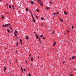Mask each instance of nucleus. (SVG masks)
Wrapping results in <instances>:
<instances>
[{
	"label": "nucleus",
	"instance_id": "1",
	"mask_svg": "<svg viewBox=\"0 0 76 76\" xmlns=\"http://www.w3.org/2000/svg\"><path fill=\"white\" fill-rule=\"evenodd\" d=\"M37 2H38L39 4H40L41 6H43V3H42V2L40 0H38Z\"/></svg>",
	"mask_w": 76,
	"mask_h": 76
},
{
	"label": "nucleus",
	"instance_id": "2",
	"mask_svg": "<svg viewBox=\"0 0 76 76\" xmlns=\"http://www.w3.org/2000/svg\"><path fill=\"white\" fill-rule=\"evenodd\" d=\"M10 23L5 24V25H2V26L4 28H7V27L9 26H10Z\"/></svg>",
	"mask_w": 76,
	"mask_h": 76
},
{
	"label": "nucleus",
	"instance_id": "3",
	"mask_svg": "<svg viewBox=\"0 0 76 76\" xmlns=\"http://www.w3.org/2000/svg\"><path fill=\"white\" fill-rule=\"evenodd\" d=\"M46 9L48 10V9H50V7H46Z\"/></svg>",
	"mask_w": 76,
	"mask_h": 76
},
{
	"label": "nucleus",
	"instance_id": "4",
	"mask_svg": "<svg viewBox=\"0 0 76 76\" xmlns=\"http://www.w3.org/2000/svg\"><path fill=\"white\" fill-rule=\"evenodd\" d=\"M35 37L36 39H38V35H37V34L35 35Z\"/></svg>",
	"mask_w": 76,
	"mask_h": 76
},
{
	"label": "nucleus",
	"instance_id": "5",
	"mask_svg": "<svg viewBox=\"0 0 76 76\" xmlns=\"http://www.w3.org/2000/svg\"><path fill=\"white\" fill-rule=\"evenodd\" d=\"M64 14H65V15H67V12H66V11H64Z\"/></svg>",
	"mask_w": 76,
	"mask_h": 76
},
{
	"label": "nucleus",
	"instance_id": "6",
	"mask_svg": "<svg viewBox=\"0 0 76 76\" xmlns=\"http://www.w3.org/2000/svg\"><path fill=\"white\" fill-rule=\"evenodd\" d=\"M17 33H18V31L15 30L14 34H17Z\"/></svg>",
	"mask_w": 76,
	"mask_h": 76
},
{
	"label": "nucleus",
	"instance_id": "7",
	"mask_svg": "<svg viewBox=\"0 0 76 76\" xmlns=\"http://www.w3.org/2000/svg\"><path fill=\"white\" fill-rule=\"evenodd\" d=\"M6 67H4V72H5V71L6 70Z\"/></svg>",
	"mask_w": 76,
	"mask_h": 76
},
{
	"label": "nucleus",
	"instance_id": "8",
	"mask_svg": "<svg viewBox=\"0 0 76 76\" xmlns=\"http://www.w3.org/2000/svg\"><path fill=\"white\" fill-rule=\"evenodd\" d=\"M26 38L27 39H28V40L29 39V37H28V36H26Z\"/></svg>",
	"mask_w": 76,
	"mask_h": 76
},
{
	"label": "nucleus",
	"instance_id": "9",
	"mask_svg": "<svg viewBox=\"0 0 76 76\" xmlns=\"http://www.w3.org/2000/svg\"><path fill=\"white\" fill-rule=\"evenodd\" d=\"M56 44V42H54L53 44V46H55Z\"/></svg>",
	"mask_w": 76,
	"mask_h": 76
},
{
	"label": "nucleus",
	"instance_id": "10",
	"mask_svg": "<svg viewBox=\"0 0 76 76\" xmlns=\"http://www.w3.org/2000/svg\"><path fill=\"white\" fill-rule=\"evenodd\" d=\"M1 18H2V19H4V16H3V15H2Z\"/></svg>",
	"mask_w": 76,
	"mask_h": 76
},
{
	"label": "nucleus",
	"instance_id": "11",
	"mask_svg": "<svg viewBox=\"0 0 76 76\" xmlns=\"http://www.w3.org/2000/svg\"><path fill=\"white\" fill-rule=\"evenodd\" d=\"M37 12H39V9H37Z\"/></svg>",
	"mask_w": 76,
	"mask_h": 76
},
{
	"label": "nucleus",
	"instance_id": "12",
	"mask_svg": "<svg viewBox=\"0 0 76 76\" xmlns=\"http://www.w3.org/2000/svg\"><path fill=\"white\" fill-rule=\"evenodd\" d=\"M60 20L61 22H63V19H61V18L60 19Z\"/></svg>",
	"mask_w": 76,
	"mask_h": 76
},
{
	"label": "nucleus",
	"instance_id": "13",
	"mask_svg": "<svg viewBox=\"0 0 76 76\" xmlns=\"http://www.w3.org/2000/svg\"><path fill=\"white\" fill-rule=\"evenodd\" d=\"M7 31L8 32H10V30H9V29H7Z\"/></svg>",
	"mask_w": 76,
	"mask_h": 76
},
{
	"label": "nucleus",
	"instance_id": "14",
	"mask_svg": "<svg viewBox=\"0 0 76 76\" xmlns=\"http://www.w3.org/2000/svg\"><path fill=\"white\" fill-rule=\"evenodd\" d=\"M15 36L16 37L17 39H18V36H17V35L15 34Z\"/></svg>",
	"mask_w": 76,
	"mask_h": 76
},
{
	"label": "nucleus",
	"instance_id": "15",
	"mask_svg": "<svg viewBox=\"0 0 76 76\" xmlns=\"http://www.w3.org/2000/svg\"><path fill=\"white\" fill-rule=\"evenodd\" d=\"M31 4H34V2L32 1H31Z\"/></svg>",
	"mask_w": 76,
	"mask_h": 76
},
{
	"label": "nucleus",
	"instance_id": "16",
	"mask_svg": "<svg viewBox=\"0 0 76 76\" xmlns=\"http://www.w3.org/2000/svg\"><path fill=\"white\" fill-rule=\"evenodd\" d=\"M67 33H68V34L70 32V31H69V30H67Z\"/></svg>",
	"mask_w": 76,
	"mask_h": 76
},
{
	"label": "nucleus",
	"instance_id": "17",
	"mask_svg": "<svg viewBox=\"0 0 76 76\" xmlns=\"http://www.w3.org/2000/svg\"><path fill=\"white\" fill-rule=\"evenodd\" d=\"M26 11L27 12H28V10H28V8H26Z\"/></svg>",
	"mask_w": 76,
	"mask_h": 76
},
{
	"label": "nucleus",
	"instance_id": "18",
	"mask_svg": "<svg viewBox=\"0 0 76 76\" xmlns=\"http://www.w3.org/2000/svg\"><path fill=\"white\" fill-rule=\"evenodd\" d=\"M31 61H33V57H31Z\"/></svg>",
	"mask_w": 76,
	"mask_h": 76
},
{
	"label": "nucleus",
	"instance_id": "19",
	"mask_svg": "<svg viewBox=\"0 0 76 76\" xmlns=\"http://www.w3.org/2000/svg\"><path fill=\"white\" fill-rule=\"evenodd\" d=\"M35 16H36V18L37 19H38V16H37V15H36L35 14Z\"/></svg>",
	"mask_w": 76,
	"mask_h": 76
},
{
	"label": "nucleus",
	"instance_id": "20",
	"mask_svg": "<svg viewBox=\"0 0 76 76\" xmlns=\"http://www.w3.org/2000/svg\"><path fill=\"white\" fill-rule=\"evenodd\" d=\"M75 58V56H73L72 57V59H74Z\"/></svg>",
	"mask_w": 76,
	"mask_h": 76
},
{
	"label": "nucleus",
	"instance_id": "21",
	"mask_svg": "<svg viewBox=\"0 0 76 76\" xmlns=\"http://www.w3.org/2000/svg\"><path fill=\"white\" fill-rule=\"evenodd\" d=\"M42 37H43V35H41L40 36V37L42 38Z\"/></svg>",
	"mask_w": 76,
	"mask_h": 76
},
{
	"label": "nucleus",
	"instance_id": "22",
	"mask_svg": "<svg viewBox=\"0 0 76 76\" xmlns=\"http://www.w3.org/2000/svg\"><path fill=\"white\" fill-rule=\"evenodd\" d=\"M9 7L10 8V9H11V6H10V5H9Z\"/></svg>",
	"mask_w": 76,
	"mask_h": 76
},
{
	"label": "nucleus",
	"instance_id": "23",
	"mask_svg": "<svg viewBox=\"0 0 76 76\" xmlns=\"http://www.w3.org/2000/svg\"><path fill=\"white\" fill-rule=\"evenodd\" d=\"M12 7L13 10H14V6H13V5H12Z\"/></svg>",
	"mask_w": 76,
	"mask_h": 76
},
{
	"label": "nucleus",
	"instance_id": "24",
	"mask_svg": "<svg viewBox=\"0 0 76 76\" xmlns=\"http://www.w3.org/2000/svg\"><path fill=\"white\" fill-rule=\"evenodd\" d=\"M21 70L22 71H23V69H22V67H21Z\"/></svg>",
	"mask_w": 76,
	"mask_h": 76
},
{
	"label": "nucleus",
	"instance_id": "25",
	"mask_svg": "<svg viewBox=\"0 0 76 76\" xmlns=\"http://www.w3.org/2000/svg\"><path fill=\"white\" fill-rule=\"evenodd\" d=\"M28 76H31V74L30 73H29L28 74Z\"/></svg>",
	"mask_w": 76,
	"mask_h": 76
},
{
	"label": "nucleus",
	"instance_id": "26",
	"mask_svg": "<svg viewBox=\"0 0 76 76\" xmlns=\"http://www.w3.org/2000/svg\"><path fill=\"white\" fill-rule=\"evenodd\" d=\"M56 12L55 13H53V15H56Z\"/></svg>",
	"mask_w": 76,
	"mask_h": 76
},
{
	"label": "nucleus",
	"instance_id": "27",
	"mask_svg": "<svg viewBox=\"0 0 76 76\" xmlns=\"http://www.w3.org/2000/svg\"><path fill=\"white\" fill-rule=\"evenodd\" d=\"M50 4H52V3H53V2H52V1H50Z\"/></svg>",
	"mask_w": 76,
	"mask_h": 76
},
{
	"label": "nucleus",
	"instance_id": "28",
	"mask_svg": "<svg viewBox=\"0 0 76 76\" xmlns=\"http://www.w3.org/2000/svg\"><path fill=\"white\" fill-rule=\"evenodd\" d=\"M33 20L34 22H35V19H33Z\"/></svg>",
	"mask_w": 76,
	"mask_h": 76
},
{
	"label": "nucleus",
	"instance_id": "29",
	"mask_svg": "<svg viewBox=\"0 0 76 76\" xmlns=\"http://www.w3.org/2000/svg\"><path fill=\"white\" fill-rule=\"evenodd\" d=\"M10 28L11 30H12V28H11V27H10Z\"/></svg>",
	"mask_w": 76,
	"mask_h": 76
},
{
	"label": "nucleus",
	"instance_id": "30",
	"mask_svg": "<svg viewBox=\"0 0 76 76\" xmlns=\"http://www.w3.org/2000/svg\"><path fill=\"white\" fill-rule=\"evenodd\" d=\"M41 19H42V20H44V18L42 17Z\"/></svg>",
	"mask_w": 76,
	"mask_h": 76
},
{
	"label": "nucleus",
	"instance_id": "31",
	"mask_svg": "<svg viewBox=\"0 0 76 76\" xmlns=\"http://www.w3.org/2000/svg\"><path fill=\"white\" fill-rule=\"evenodd\" d=\"M72 29H73L74 28V27L73 26H72Z\"/></svg>",
	"mask_w": 76,
	"mask_h": 76
},
{
	"label": "nucleus",
	"instance_id": "32",
	"mask_svg": "<svg viewBox=\"0 0 76 76\" xmlns=\"http://www.w3.org/2000/svg\"><path fill=\"white\" fill-rule=\"evenodd\" d=\"M42 39H45V37H43V38H42Z\"/></svg>",
	"mask_w": 76,
	"mask_h": 76
},
{
	"label": "nucleus",
	"instance_id": "33",
	"mask_svg": "<svg viewBox=\"0 0 76 76\" xmlns=\"http://www.w3.org/2000/svg\"><path fill=\"white\" fill-rule=\"evenodd\" d=\"M39 41H41V39H40V38H39Z\"/></svg>",
	"mask_w": 76,
	"mask_h": 76
},
{
	"label": "nucleus",
	"instance_id": "34",
	"mask_svg": "<svg viewBox=\"0 0 76 76\" xmlns=\"http://www.w3.org/2000/svg\"><path fill=\"white\" fill-rule=\"evenodd\" d=\"M64 63H65V61H63V64H64Z\"/></svg>",
	"mask_w": 76,
	"mask_h": 76
},
{
	"label": "nucleus",
	"instance_id": "35",
	"mask_svg": "<svg viewBox=\"0 0 76 76\" xmlns=\"http://www.w3.org/2000/svg\"><path fill=\"white\" fill-rule=\"evenodd\" d=\"M56 14H58V13H59L58 12H56Z\"/></svg>",
	"mask_w": 76,
	"mask_h": 76
},
{
	"label": "nucleus",
	"instance_id": "36",
	"mask_svg": "<svg viewBox=\"0 0 76 76\" xmlns=\"http://www.w3.org/2000/svg\"><path fill=\"white\" fill-rule=\"evenodd\" d=\"M22 39H20V42H22Z\"/></svg>",
	"mask_w": 76,
	"mask_h": 76
},
{
	"label": "nucleus",
	"instance_id": "37",
	"mask_svg": "<svg viewBox=\"0 0 76 76\" xmlns=\"http://www.w3.org/2000/svg\"><path fill=\"white\" fill-rule=\"evenodd\" d=\"M18 42H17V46H18Z\"/></svg>",
	"mask_w": 76,
	"mask_h": 76
},
{
	"label": "nucleus",
	"instance_id": "38",
	"mask_svg": "<svg viewBox=\"0 0 76 76\" xmlns=\"http://www.w3.org/2000/svg\"><path fill=\"white\" fill-rule=\"evenodd\" d=\"M23 70L24 71H25V70H26V69H24Z\"/></svg>",
	"mask_w": 76,
	"mask_h": 76
},
{
	"label": "nucleus",
	"instance_id": "39",
	"mask_svg": "<svg viewBox=\"0 0 76 76\" xmlns=\"http://www.w3.org/2000/svg\"><path fill=\"white\" fill-rule=\"evenodd\" d=\"M29 57H31V54H29Z\"/></svg>",
	"mask_w": 76,
	"mask_h": 76
},
{
	"label": "nucleus",
	"instance_id": "40",
	"mask_svg": "<svg viewBox=\"0 0 76 76\" xmlns=\"http://www.w3.org/2000/svg\"><path fill=\"white\" fill-rule=\"evenodd\" d=\"M70 76H72V74H70Z\"/></svg>",
	"mask_w": 76,
	"mask_h": 76
},
{
	"label": "nucleus",
	"instance_id": "41",
	"mask_svg": "<svg viewBox=\"0 0 76 76\" xmlns=\"http://www.w3.org/2000/svg\"><path fill=\"white\" fill-rule=\"evenodd\" d=\"M20 44H22V42H20Z\"/></svg>",
	"mask_w": 76,
	"mask_h": 76
},
{
	"label": "nucleus",
	"instance_id": "42",
	"mask_svg": "<svg viewBox=\"0 0 76 76\" xmlns=\"http://www.w3.org/2000/svg\"><path fill=\"white\" fill-rule=\"evenodd\" d=\"M33 19H34V17H32Z\"/></svg>",
	"mask_w": 76,
	"mask_h": 76
},
{
	"label": "nucleus",
	"instance_id": "43",
	"mask_svg": "<svg viewBox=\"0 0 76 76\" xmlns=\"http://www.w3.org/2000/svg\"><path fill=\"white\" fill-rule=\"evenodd\" d=\"M54 32H53V33H52V34H54Z\"/></svg>",
	"mask_w": 76,
	"mask_h": 76
},
{
	"label": "nucleus",
	"instance_id": "44",
	"mask_svg": "<svg viewBox=\"0 0 76 76\" xmlns=\"http://www.w3.org/2000/svg\"><path fill=\"white\" fill-rule=\"evenodd\" d=\"M40 41V42L41 43V40L40 41Z\"/></svg>",
	"mask_w": 76,
	"mask_h": 76
},
{
	"label": "nucleus",
	"instance_id": "45",
	"mask_svg": "<svg viewBox=\"0 0 76 76\" xmlns=\"http://www.w3.org/2000/svg\"><path fill=\"white\" fill-rule=\"evenodd\" d=\"M16 53H18V52H17V51H16Z\"/></svg>",
	"mask_w": 76,
	"mask_h": 76
},
{
	"label": "nucleus",
	"instance_id": "46",
	"mask_svg": "<svg viewBox=\"0 0 76 76\" xmlns=\"http://www.w3.org/2000/svg\"><path fill=\"white\" fill-rule=\"evenodd\" d=\"M32 18H34L33 16H32Z\"/></svg>",
	"mask_w": 76,
	"mask_h": 76
},
{
	"label": "nucleus",
	"instance_id": "47",
	"mask_svg": "<svg viewBox=\"0 0 76 76\" xmlns=\"http://www.w3.org/2000/svg\"><path fill=\"white\" fill-rule=\"evenodd\" d=\"M42 25H43V24H42Z\"/></svg>",
	"mask_w": 76,
	"mask_h": 76
},
{
	"label": "nucleus",
	"instance_id": "48",
	"mask_svg": "<svg viewBox=\"0 0 76 76\" xmlns=\"http://www.w3.org/2000/svg\"><path fill=\"white\" fill-rule=\"evenodd\" d=\"M19 12H20V11H18Z\"/></svg>",
	"mask_w": 76,
	"mask_h": 76
},
{
	"label": "nucleus",
	"instance_id": "49",
	"mask_svg": "<svg viewBox=\"0 0 76 76\" xmlns=\"http://www.w3.org/2000/svg\"><path fill=\"white\" fill-rule=\"evenodd\" d=\"M31 15H32V13L31 12Z\"/></svg>",
	"mask_w": 76,
	"mask_h": 76
},
{
	"label": "nucleus",
	"instance_id": "50",
	"mask_svg": "<svg viewBox=\"0 0 76 76\" xmlns=\"http://www.w3.org/2000/svg\"><path fill=\"white\" fill-rule=\"evenodd\" d=\"M31 16H33V15H31Z\"/></svg>",
	"mask_w": 76,
	"mask_h": 76
},
{
	"label": "nucleus",
	"instance_id": "51",
	"mask_svg": "<svg viewBox=\"0 0 76 76\" xmlns=\"http://www.w3.org/2000/svg\"><path fill=\"white\" fill-rule=\"evenodd\" d=\"M70 60H72V58H70Z\"/></svg>",
	"mask_w": 76,
	"mask_h": 76
},
{
	"label": "nucleus",
	"instance_id": "52",
	"mask_svg": "<svg viewBox=\"0 0 76 76\" xmlns=\"http://www.w3.org/2000/svg\"><path fill=\"white\" fill-rule=\"evenodd\" d=\"M38 58H39V56H38Z\"/></svg>",
	"mask_w": 76,
	"mask_h": 76
},
{
	"label": "nucleus",
	"instance_id": "53",
	"mask_svg": "<svg viewBox=\"0 0 76 76\" xmlns=\"http://www.w3.org/2000/svg\"><path fill=\"white\" fill-rule=\"evenodd\" d=\"M34 33H35V32H34Z\"/></svg>",
	"mask_w": 76,
	"mask_h": 76
},
{
	"label": "nucleus",
	"instance_id": "54",
	"mask_svg": "<svg viewBox=\"0 0 76 76\" xmlns=\"http://www.w3.org/2000/svg\"><path fill=\"white\" fill-rule=\"evenodd\" d=\"M64 34H66V33H64Z\"/></svg>",
	"mask_w": 76,
	"mask_h": 76
},
{
	"label": "nucleus",
	"instance_id": "55",
	"mask_svg": "<svg viewBox=\"0 0 76 76\" xmlns=\"http://www.w3.org/2000/svg\"><path fill=\"white\" fill-rule=\"evenodd\" d=\"M7 14H9V13H8Z\"/></svg>",
	"mask_w": 76,
	"mask_h": 76
}]
</instances>
